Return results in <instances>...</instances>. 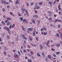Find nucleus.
Returning <instances> with one entry per match:
<instances>
[{
    "instance_id": "f257e3e1",
    "label": "nucleus",
    "mask_w": 62,
    "mask_h": 62,
    "mask_svg": "<svg viewBox=\"0 0 62 62\" xmlns=\"http://www.w3.org/2000/svg\"><path fill=\"white\" fill-rule=\"evenodd\" d=\"M4 29L5 30H7L8 32H9V28L7 27H4Z\"/></svg>"
},
{
    "instance_id": "f03ea898",
    "label": "nucleus",
    "mask_w": 62,
    "mask_h": 62,
    "mask_svg": "<svg viewBox=\"0 0 62 62\" xmlns=\"http://www.w3.org/2000/svg\"><path fill=\"white\" fill-rule=\"evenodd\" d=\"M22 13H24V10H25L26 9L25 8H23L22 9Z\"/></svg>"
},
{
    "instance_id": "7ed1b4c3",
    "label": "nucleus",
    "mask_w": 62,
    "mask_h": 62,
    "mask_svg": "<svg viewBox=\"0 0 62 62\" xmlns=\"http://www.w3.org/2000/svg\"><path fill=\"white\" fill-rule=\"evenodd\" d=\"M14 56L15 58H18V57H19V56H18V55H17L16 54H14Z\"/></svg>"
},
{
    "instance_id": "20e7f679",
    "label": "nucleus",
    "mask_w": 62,
    "mask_h": 62,
    "mask_svg": "<svg viewBox=\"0 0 62 62\" xmlns=\"http://www.w3.org/2000/svg\"><path fill=\"white\" fill-rule=\"evenodd\" d=\"M33 29V28H31L28 29V30H29L30 31H32Z\"/></svg>"
},
{
    "instance_id": "39448f33",
    "label": "nucleus",
    "mask_w": 62,
    "mask_h": 62,
    "mask_svg": "<svg viewBox=\"0 0 62 62\" xmlns=\"http://www.w3.org/2000/svg\"><path fill=\"white\" fill-rule=\"evenodd\" d=\"M22 37L23 38V39H26V38L25 37L24 35H23V34L22 35Z\"/></svg>"
},
{
    "instance_id": "423d86ee",
    "label": "nucleus",
    "mask_w": 62,
    "mask_h": 62,
    "mask_svg": "<svg viewBox=\"0 0 62 62\" xmlns=\"http://www.w3.org/2000/svg\"><path fill=\"white\" fill-rule=\"evenodd\" d=\"M1 3L2 4H6V2L3 0L1 1Z\"/></svg>"
},
{
    "instance_id": "0eeeda50",
    "label": "nucleus",
    "mask_w": 62,
    "mask_h": 62,
    "mask_svg": "<svg viewBox=\"0 0 62 62\" xmlns=\"http://www.w3.org/2000/svg\"><path fill=\"white\" fill-rule=\"evenodd\" d=\"M38 16L37 15H34L33 16V18H38Z\"/></svg>"
},
{
    "instance_id": "6e6552de",
    "label": "nucleus",
    "mask_w": 62,
    "mask_h": 62,
    "mask_svg": "<svg viewBox=\"0 0 62 62\" xmlns=\"http://www.w3.org/2000/svg\"><path fill=\"white\" fill-rule=\"evenodd\" d=\"M31 21L33 23H35V21L33 19H31Z\"/></svg>"
},
{
    "instance_id": "1a4fd4ad",
    "label": "nucleus",
    "mask_w": 62,
    "mask_h": 62,
    "mask_svg": "<svg viewBox=\"0 0 62 62\" xmlns=\"http://www.w3.org/2000/svg\"><path fill=\"white\" fill-rule=\"evenodd\" d=\"M53 2L50 1L48 2L49 4V5H51L53 4Z\"/></svg>"
},
{
    "instance_id": "9d476101",
    "label": "nucleus",
    "mask_w": 62,
    "mask_h": 62,
    "mask_svg": "<svg viewBox=\"0 0 62 62\" xmlns=\"http://www.w3.org/2000/svg\"><path fill=\"white\" fill-rule=\"evenodd\" d=\"M19 3H20V0H17L16 1V4Z\"/></svg>"
},
{
    "instance_id": "9b49d317",
    "label": "nucleus",
    "mask_w": 62,
    "mask_h": 62,
    "mask_svg": "<svg viewBox=\"0 0 62 62\" xmlns=\"http://www.w3.org/2000/svg\"><path fill=\"white\" fill-rule=\"evenodd\" d=\"M46 61H48L49 60V59L48 58H46L45 59Z\"/></svg>"
},
{
    "instance_id": "f8f14e48",
    "label": "nucleus",
    "mask_w": 62,
    "mask_h": 62,
    "mask_svg": "<svg viewBox=\"0 0 62 62\" xmlns=\"http://www.w3.org/2000/svg\"><path fill=\"white\" fill-rule=\"evenodd\" d=\"M42 4H43V2H40L39 3V5H40V6H41L42 5Z\"/></svg>"
},
{
    "instance_id": "ddd939ff",
    "label": "nucleus",
    "mask_w": 62,
    "mask_h": 62,
    "mask_svg": "<svg viewBox=\"0 0 62 62\" xmlns=\"http://www.w3.org/2000/svg\"><path fill=\"white\" fill-rule=\"evenodd\" d=\"M10 23H11V22H8L7 23V25H9L10 24Z\"/></svg>"
},
{
    "instance_id": "4468645a",
    "label": "nucleus",
    "mask_w": 62,
    "mask_h": 62,
    "mask_svg": "<svg viewBox=\"0 0 62 62\" xmlns=\"http://www.w3.org/2000/svg\"><path fill=\"white\" fill-rule=\"evenodd\" d=\"M37 54L38 56V57L41 56V55L40 54H39V53H37Z\"/></svg>"
},
{
    "instance_id": "2eb2a0df",
    "label": "nucleus",
    "mask_w": 62,
    "mask_h": 62,
    "mask_svg": "<svg viewBox=\"0 0 62 62\" xmlns=\"http://www.w3.org/2000/svg\"><path fill=\"white\" fill-rule=\"evenodd\" d=\"M9 28L10 29H11L12 28V25H11L9 26Z\"/></svg>"
},
{
    "instance_id": "dca6fc26",
    "label": "nucleus",
    "mask_w": 62,
    "mask_h": 62,
    "mask_svg": "<svg viewBox=\"0 0 62 62\" xmlns=\"http://www.w3.org/2000/svg\"><path fill=\"white\" fill-rule=\"evenodd\" d=\"M4 55L5 56H6L7 55V52H4Z\"/></svg>"
},
{
    "instance_id": "f3484780",
    "label": "nucleus",
    "mask_w": 62,
    "mask_h": 62,
    "mask_svg": "<svg viewBox=\"0 0 62 62\" xmlns=\"http://www.w3.org/2000/svg\"><path fill=\"white\" fill-rule=\"evenodd\" d=\"M7 20H9V21H10V20H11V18H10V17H8V18H7Z\"/></svg>"
},
{
    "instance_id": "a211bd4d",
    "label": "nucleus",
    "mask_w": 62,
    "mask_h": 62,
    "mask_svg": "<svg viewBox=\"0 0 62 62\" xmlns=\"http://www.w3.org/2000/svg\"><path fill=\"white\" fill-rule=\"evenodd\" d=\"M38 37H36V40L37 41H38L39 40V39H38Z\"/></svg>"
},
{
    "instance_id": "6ab92c4d",
    "label": "nucleus",
    "mask_w": 62,
    "mask_h": 62,
    "mask_svg": "<svg viewBox=\"0 0 62 62\" xmlns=\"http://www.w3.org/2000/svg\"><path fill=\"white\" fill-rule=\"evenodd\" d=\"M20 19L21 21H23V17H20Z\"/></svg>"
},
{
    "instance_id": "aec40b11",
    "label": "nucleus",
    "mask_w": 62,
    "mask_h": 62,
    "mask_svg": "<svg viewBox=\"0 0 62 62\" xmlns=\"http://www.w3.org/2000/svg\"><path fill=\"white\" fill-rule=\"evenodd\" d=\"M48 57L49 59H51V56L50 55H48Z\"/></svg>"
},
{
    "instance_id": "412c9836",
    "label": "nucleus",
    "mask_w": 62,
    "mask_h": 62,
    "mask_svg": "<svg viewBox=\"0 0 62 62\" xmlns=\"http://www.w3.org/2000/svg\"><path fill=\"white\" fill-rule=\"evenodd\" d=\"M30 53H31V54H32V55H33V54H34L33 52L31 51Z\"/></svg>"
},
{
    "instance_id": "4be33fe9",
    "label": "nucleus",
    "mask_w": 62,
    "mask_h": 62,
    "mask_svg": "<svg viewBox=\"0 0 62 62\" xmlns=\"http://www.w3.org/2000/svg\"><path fill=\"white\" fill-rule=\"evenodd\" d=\"M18 53L19 56H20L21 55V53H20V52L19 51H18Z\"/></svg>"
},
{
    "instance_id": "5701e85b",
    "label": "nucleus",
    "mask_w": 62,
    "mask_h": 62,
    "mask_svg": "<svg viewBox=\"0 0 62 62\" xmlns=\"http://www.w3.org/2000/svg\"><path fill=\"white\" fill-rule=\"evenodd\" d=\"M27 55H28V56H30H30H32V55H31V54H28Z\"/></svg>"
},
{
    "instance_id": "b1692460",
    "label": "nucleus",
    "mask_w": 62,
    "mask_h": 62,
    "mask_svg": "<svg viewBox=\"0 0 62 62\" xmlns=\"http://www.w3.org/2000/svg\"><path fill=\"white\" fill-rule=\"evenodd\" d=\"M7 39H9L10 38V37L8 35H7Z\"/></svg>"
},
{
    "instance_id": "393cba45",
    "label": "nucleus",
    "mask_w": 62,
    "mask_h": 62,
    "mask_svg": "<svg viewBox=\"0 0 62 62\" xmlns=\"http://www.w3.org/2000/svg\"><path fill=\"white\" fill-rule=\"evenodd\" d=\"M48 20H52V17H51L50 18H49Z\"/></svg>"
},
{
    "instance_id": "a878e982",
    "label": "nucleus",
    "mask_w": 62,
    "mask_h": 62,
    "mask_svg": "<svg viewBox=\"0 0 62 62\" xmlns=\"http://www.w3.org/2000/svg\"><path fill=\"white\" fill-rule=\"evenodd\" d=\"M56 36L57 37H59V35L57 33H56Z\"/></svg>"
},
{
    "instance_id": "bb28decb",
    "label": "nucleus",
    "mask_w": 62,
    "mask_h": 62,
    "mask_svg": "<svg viewBox=\"0 0 62 62\" xmlns=\"http://www.w3.org/2000/svg\"><path fill=\"white\" fill-rule=\"evenodd\" d=\"M43 30H45L46 31L47 30V29L46 28H44L43 29Z\"/></svg>"
},
{
    "instance_id": "cd10ccee",
    "label": "nucleus",
    "mask_w": 62,
    "mask_h": 62,
    "mask_svg": "<svg viewBox=\"0 0 62 62\" xmlns=\"http://www.w3.org/2000/svg\"><path fill=\"white\" fill-rule=\"evenodd\" d=\"M4 35H5V34H4V33H3L2 34V35L1 36L2 37H4Z\"/></svg>"
},
{
    "instance_id": "c85d7f7f",
    "label": "nucleus",
    "mask_w": 62,
    "mask_h": 62,
    "mask_svg": "<svg viewBox=\"0 0 62 62\" xmlns=\"http://www.w3.org/2000/svg\"><path fill=\"white\" fill-rule=\"evenodd\" d=\"M51 50H52V51H55V49H54V48H52Z\"/></svg>"
},
{
    "instance_id": "c756f323",
    "label": "nucleus",
    "mask_w": 62,
    "mask_h": 62,
    "mask_svg": "<svg viewBox=\"0 0 62 62\" xmlns=\"http://www.w3.org/2000/svg\"><path fill=\"white\" fill-rule=\"evenodd\" d=\"M57 21L58 20L57 19H56L54 20V22H55V23H56V22H57Z\"/></svg>"
},
{
    "instance_id": "7c9ffc66",
    "label": "nucleus",
    "mask_w": 62,
    "mask_h": 62,
    "mask_svg": "<svg viewBox=\"0 0 62 62\" xmlns=\"http://www.w3.org/2000/svg\"><path fill=\"white\" fill-rule=\"evenodd\" d=\"M26 19L24 20V19L23 20V23H24V22H26Z\"/></svg>"
},
{
    "instance_id": "2f4dec72",
    "label": "nucleus",
    "mask_w": 62,
    "mask_h": 62,
    "mask_svg": "<svg viewBox=\"0 0 62 62\" xmlns=\"http://www.w3.org/2000/svg\"><path fill=\"white\" fill-rule=\"evenodd\" d=\"M55 11H56V12H58V9H55Z\"/></svg>"
},
{
    "instance_id": "473e14b6",
    "label": "nucleus",
    "mask_w": 62,
    "mask_h": 62,
    "mask_svg": "<svg viewBox=\"0 0 62 62\" xmlns=\"http://www.w3.org/2000/svg\"><path fill=\"white\" fill-rule=\"evenodd\" d=\"M60 46V44H59L58 45H57V47H59Z\"/></svg>"
},
{
    "instance_id": "72a5a7b5",
    "label": "nucleus",
    "mask_w": 62,
    "mask_h": 62,
    "mask_svg": "<svg viewBox=\"0 0 62 62\" xmlns=\"http://www.w3.org/2000/svg\"><path fill=\"white\" fill-rule=\"evenodd\" d=\"M8 22V20H5V22L6 23H7Z\"/></svg>"
},
{
    "instance_id": "f704fd0d",
    "label": "nucleus",
    "mask_w": 62,
    "mask_h": 62,
    "mask_svg": "<svg viewBox=\"0 0 62 62\" xmlns=\"http://www.w3.org/2000/svg\"><path fill=\"white\" fill-rule=\"evenodd\" d=\"M14 26H15V24H14L12 26V28H13L14 27Z\"/></svg>"
},
{
    "instance_id": "c9c22d12",
    "label": "nucleus",
    "mask_w": 62,
    "mask_h": 62,
    "mask_svg": "<svg viewBox=\"0 0 62 62\" xmlns=\"http://www.w3.org/2000/svg\"><path fill=\"white\" fill-rule=\"evenodd\" d=\"M42 55H43V56H45V54H44L43 52H42Z\"/></svg>"
},
{
    "instance_id": "e433bc0d",
    "label": "nucleus",
    "mask_w": 62,
    "mask_h": 62,
    "mask_svg": "<svg viewBox=\"0 0 62 62\" xmlns=\"http://www.w3.org/2000/svg\"><path fill=\"white\" fill-rule=\"evenodd\" d=\"M59 52H57L56 53V54H59Z\"/></svg>"
},
{
    "instance_id": "4c0bfd02",
    "label": "nucleus",
    "mask_w": 62,
    "mask_h": 62,
    "mask_svg": "<svg viewBox=\"0 0 62 62\" xmlns=\"http://www.w3.org/2000/svg\"><path fill=\"white\" fill-rule=\"evenodd\" d=\"M60 36H61V37H62V33H60Z\"/></svg>"
},
{
    "instance_id": "58836bf2",
    "label": "nucleus",
    "mask_w": 62,
    "mask_h": 62,
    "mask_svg": "<svg viewBox=\"0 0 62 62\" xmlns=\"http://www.w3.org/2000/svg\"><path fill=\"white\" fill-rule=\"evenodd\" d=\"M29 31H29V30H28V31H27V33H29Z\"/></svg>"
},
{
    "instance_id": "ea45409f",
    "label": "nucleus",
    "mask_w": 62,
    "mask_h": 62,
    "mask_svg": "<svg viewBox=\"0 0 62 62\" xmlns=\"http://www.w3.org/2000/svg\"><path fill=\"white\" fill-rule=\"evenodd\" d=\"M57 22H62V21L61 20H58Z\"/></svg>"
},
{
    "instance_id": "a19ab883",
    "label": "nucleus",
    "mask_w": 62,
    "mask_h": 62,
    "mask_svg": "<svg viewBox=\"0 0 62 62\" xmlns=\"http://www.w3.org/2000/svg\"><path fill=\"white\" fill-rule=\"evenodd\" d=\"M46 34H47V32H46V33L45 32H44V35H46Z\"/></svg>"
},
{
    "instance_id": "79ce46f5",
    "label": "nucleus",
    "mask_w": 62,
    "mask_h": 62,
    "mask_svg": "<svg viewBox=\"0 0 62 62\" xmlns=\"http://www.w3.org/2000/svg\"><path fill=\"white\" fill-rule=\"evenodd\" d=\"M29 39H30V41H32V39L30 38H29Z\"/></svg>"
},
{
    "instance_id": "37998d69",
    "label": "nucleus",
    "mask_w": 62,
    "mask_h": 62,
    "mask_svg": "<svg viewBox=\"0 0 62 62\" xmlns=\"http://www.w3.org/2000/svg\"><path fill=\"white\" fill-rule=\"evenodd\" d=\"M47 13L48 14H50L51 13V11H48L47 12Z\"/></svg>"
},
{
    "instance_id": "c03bdc74",
    "label": "nucleus",
    "mask_w": 62,
    "mask_h": 62,
    "mask_svg": "<svg viewBox=\"0 0 62 62\" xmlns=\"http://www.w3.org/2000/svg\"><path fill=\"white\" fill-rule=\"evenodd\" d=\"M29 62H32V61L31 60H29L28 61Z\"/></svg>"
},
{
    "instance_id": "a18cd8bd",
    "label": "nucleus",
    "mask_w": 62,
    "mask_h": 62,
    "mask_svg": "<svg viewBox=\"0 0 62 62\" xmlns=\"http://www.w3.org/2000/svg\"><path fill=\"white\" fill-rule=\"evenodd\" d=\"M38 23L39 24L40 23V20H39L38 21Z\"/></svg>"
},
{
    "instance_id": "49530a36",
    "label": "nucleus",
    "mask_w": 62,
    "mask_h": 62,
    "mask_svg": "<svg viewBox=\"0 0 62 62\" xmlns=\"http://www.w3.org/2000/svg\"><path fill=\"white\" fill-rule=\"evenodd\" d=\"M53 56H54V57H56V56L55 54H53Z\"/></svg>"
},
{
    "instance_id": "de8ad7c7",
    "label": "nucleus",
    "mask_w": 62,
    "mask_h": 62,
    "mask_svg": "<svg viewBox=\"0 0 62 62\" xmlns=\"http://www.w3.org/2000/svg\"><path fill=\"white\" fill-rule=\"evenodd\" d=\"M59 13L60 14V15H62V14H61V12L60 11H59Z\"/></svg>"
},
{
    "instance_id": "09e8293b",
    "label": "nucleus",
    "mask_w": 62,
    "mask_h": 62,
    "mask_svg": "<svg viewBox=\"0 0 62 62\" xmlns=\"http://www.w3.org/2000/svg\"><path fill=\"white\" fill-rule=\"evenodd\" d=\"M22 28V30H23V31H24V28L23 27Z\"/></svg>"
},
{
    "instance_id": "8fccbe9b",
    "label": "nucleus",
    "mask_w": 62,
    "mask_h": 62,
    "mask_svg": "<svg viewBox=\"0 0 62 62\" xmlns=\"http://www.w3.org/2000/svg\"><path fill=\"white\" fill-rule=\"evenodd\" d=\"M43 29H41V31H42H42H43Z\"/></svg>"
},
{
    "instance_id": "3c124183",
    "label": "nucleus",
    "mask_w": 62,
    "mask_h": 62,
    "mask_svg": "<svg viewBox=\"0 0 62 62\" xmlns=\"http://www.w3.org/2000/svg\"><path fill=\"white\" fill-rule=\"evenodd\" d=\"M35 13H38V12L36 10H35Z\"/></svg>"
},
{
    "instance_id": "603ef678",
    "label": "nucleus",
    "mask_w": 62,
    "mask_h": 62,
    "mask_svg": "<svg viewBox=\"0 0 62 62\" xmlns=\"http://www.w3.org/2000/svg\"><path fill=\"white\" fill-rule=\"evenodd\" d=\"M40 49L41 50H42V49H43V46H42L41 47H40Z\"/></svg>"
},
{
    "instance_id": "864d4df0",
    "label": "nucleus",
    "mask_w": 62,
    "mask_h": 62,
    "mask_svg": "<svg viewBox=\"0 0 62 62\" xmlns=\"http://www.w3.org/2000/svg\"><path fill=\"white\" fill-rule=\"evenodd\" d=\"M60 27V25H58V28H59V27Z\"/></svg>"
},
{
    "instance_id": "5fc2aeb1",
    "label": "nucleus",
    "mask_w": 62,
    "mask_h": 62,
    "mask_svg": "<svg viewBox=\"0 0 62 62\" xmlns=\"http://www.w3.org/2000/svg\"><path fill=\"white\" fill-rule=\"evenodd\" d=\"M11 44H14V42H11Z\"/></svg>"
},
{
    "instance_id": "6e6d98bb",
    "label": "nucleus",
    "mask_w": 62,
    "mask_h": 62,
    "mask_svg": "<svg viewBox=\"0 0 62 62\" xmlns=\"http://www.w3.org/2000/svg\"><path fill=\"white\" fill-rule=\"evenodd\" d=\"M54 45H53L51 46V47H54Z\"/></svg>"
},
{
    "instance_id": "4d7b16f0",
    "label": "nucleus",
    "mask_w": 62,
    "mask_h": 62,
    "mask_svg": "<svg viewBox=\"0 0 62 62\" xmlns=\"http://www.w3.org/2000/svg\"><path fill=\"white\" fill-rule=\"evenodd\" d=\"M31 6H33V3H31Z\"/></svg>"
},
{
    "instance_id": "13d9d810",
    "label": "nucleus",
    "mask_w": 62,
    "mask_h": 62,
    "mask_svg": "<svg viewBox=\"0 0 62 62\" xmlns=\"http://www.w3.org/2000/svg\"><path fill=\"white\" fill-rule=\"evenodd\" d=\"M5 9L4 8H2V10L3 11H5Z\"/></svg>"
},
{
    "instance_id": "bf43d9fd",
    "label": "nucleus",
    "mask_w": 62,
    "mask_h": 62,
    "mask_svg": "<svg viewBox=\"0 0 62 62\" xmlns=\"http://www.w3.org/2000/svg\"><path fill=\"white\" fill-rule=\"evenodd\" d=\"M33 36H35V34L33 33Z\"/></svg>"
},
{
    "instance_id": "052dcab7",
    "label": "nucleus",
    "mask_w": 62,
    "mask_h": 62,
    "mask_svg": "<svg viewBox=\"0 0 62 62\" xmlns=\"http://www.w3.org/2000/svg\"><path fill=\"white\" fill-rule=\"evenodd\" d=\"M5 4H6L7 5H8V4H9V3L8 2H7L6 3V2Z\"/></svg>"
},
{
    "instance_id": "680f3d73",
    "label": "nucleus",
    "mask_w": 62,
    "mask_h": 62,
    "mask_svg": "<svg viewBox=\"0 0 62 62\" xmlns=\"http://www.w3.org/2000/svg\"><path fill=\"white\" fill-rule=\"evenodd\" d=\"M10 14L11 15H12V12H10Z\"/></svg>"
},
{
    "instance_id": "e2e57ef3",
    "label": "nucleus",
    "mask_w": 62,
    "mask_h": 62,
    "mask_svg": "<svg viewBox=\"0 0 62 62\" xmlns=\"http://www.w3.org/2000/svg\"><path fill=\"white\" fill-rule=\"evenodd\" d=\"M50 41L48 40L47 42V43H50Z\"/></svg>"
},
{
    "instance_id": "0e129e2a",
    "label": "nucleus",
    "mask_w": 62,
    "mask_h": 62,
    "mask_svg": "<svg viewBox=\"0 0 62 62\" xmlns=\"http://www.w3.org/2000/svg\"><path fill=\"white\" fill-rule=\"evenodd\" d=\"M16 41H17V40H18V38L17 37H16Z\"/></svg>"
},
{
    "instance_id": "69168bd1",
    "label": "nucleus",
    "mask_w": 62,
    "mask_h": 62,
    "mask_svg": "<svg viewBox=\"0 0 62 62\" xmlns=\"http://www.w3.org/2000/svg\"><path fill=\"white\" fill-rule=\"evenodd\" d=\"M38 5L37 4L35 5V7H36V8H37V7H38Z\"/></svg>"
},
{
    "instance_id": "338daca9",
    "label": "nucleus",
    "mask_w": 62,
    "mask_h": 62,
    "mask_svg": "<svg viewBox=\"0 0 62 62\" xmlns=\"http://www.w3.org/2000/svg\"><path fill=\"white\" fill-rule=\"evenodd\" d=\"M56 1L57 2H59V0H56Z\"/></svg>"
},
{
    "instance_id": "774afa93",
    "label": "nucleus",
    "mask_w": 62,
    "mask_h": 62,
    "mask_svg": "<svg viewBox=\"0 0 62 62\" xmlns=\"http://www.w3.org/2000/svg\"><path fill=\"white\" fill-rule=\"evenodd\" d=\"M60 43L61 44H62V42L61 41H60Z\"/></svg>"
}]
</instances>
